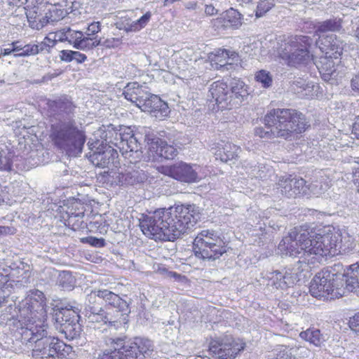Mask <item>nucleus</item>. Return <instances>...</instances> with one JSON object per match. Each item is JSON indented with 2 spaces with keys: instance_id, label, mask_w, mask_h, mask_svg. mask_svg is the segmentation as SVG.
I'll list each match as a JSON object with an SVG mask.
<instances>
[{
  "instance_id": "38",
  "label": "nucleus",
  "mask_w": 359,
  "mask_h": 359,
  "mask_svg": "<svg viewBox=\"0 0 359 359\" xmlns=\"http://www.w3.org/2000/svg\"><path fill=\"white\" fill-rule=\"evenodd\" d=\"M300 346H292L290 348L280 345L276 349V359H296L292 352L299 349Z\"/></svg>"
},
{
  "instance_id": "17",
  "label": "nucleus",
  "mask_w": 359,
  "mask_h": 359,
  "mask_svg": "<svg viewBox=\"0 0 359 359\" xmlns=\"http://www.w3.org/2000/svg\"><path fill=\"white\" fill-rule=\"evenodd\" d=\"M177 154V150L173 146L169 145L161 139L156 138L149 143L148 159L155 161L158 158L172 159Z\"/></svg>"
},
{
  "instance_id": "59",
  "label": "nucleus",
  "mask_w": 359,
  "mask_h": 359,
  "mask_svg": "<svg viewBox=\"0 0 359 359\" xmlns=\"http://www.w3.org/2000/svg\"><path fill=\"white\" fill-rule=\"evenodd\" d=\"M351 86L353 90L359 92V74L352 79Z\"/></svg>"
},
{
  "instance_id": "13",
  "label": "nucleus",
  "mask_w": 359,
  "mask_h": 359,
  "mask_svg": "<svg viewBox=\"0 0 359 359\" xmlns=\"http://www.w3.org/2000/svg\"><path fill=\"white\" fill-rule=\"evenodd\" d=\"M317 67L321 74L322 79L325 81H337L344 74V67L341 65L340 58H332L331 55L320 58Z\"/></svg>"
},
{
  "instance_id": "58",
  "label": "nucleus",
  "mask_w": 359,
  "mask_h": 359,
  "mask_svg": "<svg viewBox=\"0 0 359 359\" xmlns=\"http://www.w3.org/2000/svg\"><path fill=\"white\" fill-rule=\"evenodd\" d=\"M46 44L47 43H46V42H44V41L41 42L39 44H35V46H37L38 53L39 52H42V51H46L48 53H50V49L49 48H48V45H46Z\"/></svg>"
},
{
  "instance_id": "11",
  "label": "nucleus",
  "mask_w": 359,
  "mask_h": 359,
  "mask_svg": "<svg viewBox=\"0 0 359 359\" xmlns=\"http://www.w3.org/2000/svg\"><path fill=\"white\" fill-rule=\"evenodd\" d=\"M88 146L90 151L88 158L93 165L100 168H107L114 163L118 153L111 146H104L103 141L90 140Z\"/></svg>"
},
{
  "instance_id": "35",
  "label": "nucleus",
  "mask_w": 359,
  "mask_h": 359,
  "mask_svg": "<svg viewBox=\"0 0 359 359\" xmlns=\"http://www.w3.org/2000/svg\"><path fill=\"white\" fill-rule=\"evenodd\" d=\"M121 359H139L138 348L135 340L123 344L121 348H118Z\"/></svg>"
},
{
  "instance_id": "56",
  "label": "nucleus",
  "mask_w": 359,
  "mask_h": 359,
  "mask_svg": "<svg viewBox=\"0 0 359 359\" xmlns=\"http://www.w3.org/2000/svg\"><path fill=\"white\" fill-rule=\"evenodd\" d=\"M15 233L13 227L0 226V235H13Z\"/></svg>"
},
{
  "instance_id": "14",
  "label": "nucleus",
  "mask_w": 359,
  "mask_h": 359,
  "mask_svg": "<svg viewBox=\"0 0 359 359\" xmlns=\"http://www.w3.org/2000/svg\"><path fill=\"white\" fill-rule=\"evenodd\" d=\"M245 348L244 344L234 341H213L209 347L210 353L217 359H234L238 353Z\"/></svg>"
},
{
  "instance_id": "32",
  "label": "nucleus",
  "mask_w": 359,
  "mask_h": 359,
  "mask_svg": "<svg viewBox=\"0 0 359 359\" xmlns=\"http://www.w3.org/2000/svg\"><path fill=\"white\" fill-rule=\"evenodd\" d=\"M71 8L72 6L59 7L56 6H52V8H50L48 12L46 13V22H57L60 20H63L67 15V14H69L68 9H70Z\"/></svg>"
},
{
  "instance_id": "50",
  "label": "nucleus",
  "mask_w": 359,
  "mask_h": 359,
  "mask_svg": "<svg viewBox=\"0 0 359 359\" xmlns=\"http://www.w3.org/2000/svg\"><path fill=\"white\" fill-rule=\"evenodd\" d=\"M350 328L359 336V313L353 316L349 320Z\"/></svg>"
},
{
  "instance_id": "57",
  "label": "nucleus",
  "mask_w": 359,
  "mask_h": 359,
  "mask_svg": "<svg viewBox=\"0 0 359 359\" xmlns=\"http://www.w3.org/2000/svg\"><path fill=\"white\" fill-rule=\"evenodd\" d=\"M151 16V12H147L144 15H142L140 18L133 20L132 22H146L150 20Z\"/></svg>"
},
{
  "instance_id": "62",
  "label": "nucleus",
  "mask_w": 359,
  "mask_h": 359,
  "mask_svg": "<svg viewBox=\"0 0 359 359\" xmlns=\"http://www.w3.org/2000/svg\"><path fill=\"white\" fill-rule=\"evenodd\" d=\"M12 50L23 52L24 46L20 41H14L12 43Z\"/></svg>"
},
{
  "instance_id": "43",
  "label": "nucleus",
  "mask_w": 359,
  "mask_h": 359,
  "mask_svg": "<svg viewBox=\"0 0 359 359\" xmlns=\"http://www.w3.org/2000/svg\"><path fill=\"white\" fill-rule=\"evenodd\" d=\"M274 6L273 1L262 0L260 1L257 6L255 15L259 18L268 12Z\"/></svg>"
},
{
  "instance_id": "12",
  "label": "nucleus",
  "mask_w": 359,
  "mask_h": 359,
  "mask_svg": "<svg viewBox=\"0 0 359 359\" xmlns=\"http://www.w3.org/2000/svg\"><path fill=\"white\" fill-rule=\"evenodd\" d=\"M129 128L122 126H114L113 124L102 125L93 133V137L90 140L103 141L104 146L116 147L118 148L123 142L125 131Z\"/></svg>"
},
{
  "instance_id": "18",
  "label": "nucleus",
  "mask_w": 359,
  "mask_h": 359,
  "mask_svg": "<svg viewBox=\"0 0 359 359\" xmlns=\"http://www.w3.org/2000/svg\"><path fill=\"white\" fill-rule=\"evenodd\" d=\"M209 93L218 107L223 109H231V96L228 85L223 81L213 82L210 87Z\"/></svg>"
},
{
  "instance_id": "26",
  "label": "nucleus",
  "mask_w": 359,
  "mask_h": 359,
  "mask_svg": "<svg viewBox=\"0 0 359 359\" xmlns=\"http://www.w3.org/2000/svg\"><path fill=\"white\" fill-rule=\"evenodd\" d=\"M208 58L213 69L229 71L233 69L232 62L228 61V50L217 49L209 54Z\"/></svg>"
},
{
  "instance_id": "7",
  "label": "nucleus",
  "mask_w": 359,
  "mask_h": 359,
  "mask_svg": "<svg viewBox=\"0 0 359 359\" xmlns=\"http://www.w3.org/2000/svg\"><path fill=\"white\" fill-rule=\"evenodd\" d=\"M19 322L25 327L36 325L44 326L47 317L46 299L39 290H31L26 298L20 304Z\"/></svg>"
},
{
  "instance_id": "63",
  "label": "nucleus",
  "mask_w": 359,
  "mask_h": 359,
  "mask_svg": "<svg viewBox=\"0 0 359 359\" xmlns=\"http://www.w3.org/2000/svg\"><path fill=\"white\" fill-rule=\"evenodd\" d=\"M353 131L356 137L359 139V116L357 118V120L353 124Z\"/></svg>"
},
{
  "instance_id": "16",
  "label": "nucleus",
  "mask_w": 359,
  "mask_h": 359,
  "mask_svg": "<svg viewBox=\"0 0 359 359\" xmlns=\"http://www.w3.org/2000/svg\"><path fill=\"white\" fill-rule=\"evenodd\" d=\"M299 272H301V269L297 270V268L287 269L283 272L279 271L270 272L267 276V285L276 289H286L294 284Z\"/></svg>"
},
{
  "instance_id": "37",
  "label": "nucleus",
  "mask_w": 359,
  "mask_h": 359,
  "mask_svg": "<svg viewBox=\"0 0 359 359\" xmlns=\"http://www.w3.org/2000/svg\"><path fill=\"white\" fill-rule=\"evenodd\" d=\"M334 34H318V39L316 40V46L319 48L322 53H325V55H328V50H334L332 44Z\"/></svg>"
},
{
  "instance_id": "24",
  "label": "nucleus",
  "mask_w": 359,
  "mask_h": 359,
  "mask_svg": "<svg viewBox=\"0 0 359 359\" xmlns=\"http://www.w3.org/2000/svg\"><path fill=\"white\" fill-rule=\"evenodd\" d=\"M229 93L231 108L240 105L249 95L247 86L238 79H233L231 81Z\"/></svg>"
},
{
  "instance_id": "25",
  "label": "nucleus",
  "mask_w": 359,
  "mask_h": 359,
  "mask_svg": "<svg viewBox=\"0 0 359 359\" xmlns=\"http://www.w3.org/2000/svg\"><path fill=\"white\" fill-rule=\"evenodd\" d=\"M67 311H58L55 313V320L59 323L62 327V332L65 333L66 337L69 339H73L79 336L81 332L80 325L76 322L75 317L73 316V319L69 322V320H65L64 323L63 317L65 316Z\"/></svg>"
},
{
  "instance_id": "46",
  "label": "nucleus",
  "mask_w": 359,
  "mask_h": 359,
  "mask_svg": "<svg viewBox=\"0 0 359 359\" xmlns=\"http://www.w3.org/2000/svg\"><path fill=\"white\" fill-rule=\"evenodd\" d=\"M98 359H121L118 348L114 350H105L99 355Z\"/></svg>"
},
{
  "instance_id": "1",
  "label": "nucleus",
  "mask_w": 359,
  "mask_h": 359,
  "mask_svg": "<svg viewBox=\"0 0 359 359\" xmlns=\"http://www.w3.org/2000/svg\"><path fill=\"white\" fill-rule=\"evenodd\" d=\"M342 238L341 233L331 226L318 232L294 229L282 239L278 249L283 255L299 257L296 268L304 271L310 269V264L320 262L324 257L352 249L351 244L349 247L342 243Z\"/></svg>"
},
{
  "instance_id": "49",
  "label": "nucleus",
  "mask_w": 359,
  "mask_h": 359,
  "mask_svg": "<svg viewBox=\"0 0 359 359\" xmlns=\"http://www.w3.org/2000/svg\"><path fill=\"white\" fill-rule=\"evenodd\" d=\"M47 4L59 7H69V4H72V0H41Z\"/></svg>"
},
{
  "instance_id": "20",
  "label": "nucleus",
  "mask_w": 359,
  "mask_h": 359,
  "mask_svg": "<svg viewBox=\"0 0 359 359\" xmlns=\"http://www.w3.org/2000/svg\"><path fill=\"white\" fill-rule=\"evenodd\" d=\"M82 32L72 30L69 28L65 31V38H59L60 41H67L69 43L73 44L74 47L77 49H92L97 46L100 43V40L93 41L88 37H83Z\"/></svg>"
},
{
  "instance_id": "61",
  "label": "nucleus",
  "mask_w": 359,
  "mask_h": 359,
  "mask_svg": "<svg viewBox=\"0 0 359 359\" xmlns=\"http://www.w3.org/2000/svg\"><path fill=\"white\" fill-rule=\"evenodd\" d=\"M43 41L44 42H46V43H47L46 45H48V48H49L50 49L54 47L57 43V39L55 38L51 39L49 36L45 37Z\"/></svg>"
},
{
  "instance_id": "53",
  "label": "nucleus",
  "mask_w": 359,
  "mask_h": 359,
  "mask_svg": "<svg viewBox=\"0 0 359 359\" xmlns=\"http://www.w3.org/2000/svg\"><path fill=\"white\" fill-rule=\"evenodd\" d=\"M74 50H63L60 52V60L66 62L73 61Z\"/></svg>"
},
{
  "instance_id": "5",
  "label": "nucleus",
  "mask_w": 359,
  "mask_h": 359,
  "mask_svg": "<svg viewBox=\"0 0 359 359\" xmlns=\"http://www.w3.org/2000/svg\"><path fill=\"white\" fill-rule=\"evenodd\" d=\"M44 326L36 325L30 327H22V338L24 341L33 342L32 355L41 359H62L70 349L58 338L48 336Z\"/></svg>"
},
{
  "instance_id": "23",
  "label": "nucleus",
  "mask_w": 359,
  "mask_h": 359,
  "mask_svg": "<svg viewBox=\"0 0 359 359\" xmlns=\"http://www.w3.org/2000/svg\"><path fill=\"white\" fill-rule=\"evenodd\" d=\"M123 95L126 100L135 103L141 108L142 103L144 102L149 93L137 82L129 83L124 88Z\"/></svg>"
},
{
  "instance_id": "27",
  "label": "nucleus",
  "mask_w": 359,
  "mask_h": 359,
  "mask_svg": "<svg viewBox=\"0 0 359 359\" xmlns=\"http://www.w3.org/2000/svg\"><path fill=\"white\" fill-rule=\"evenodd\" d=\"M100 299L114 309H120L124 312H130V303L121 299L118 294L107 290H100Z\"/></svg>"
},
{
  "instance_id": "40",
  "label": "nucleus",
  "mask_w": 359,
  "mask_h": 359,
  "mask_svg": "<svg viewBox=\"0 0 359 359\" xmlns=\"http://www.w3.org/2000/svg\"><path fill=\"white\" fill-rule=\"evenodd\" d=\"M100 299V290L92 291L89 294H88L85 303L83 314H86L88 307H101L100 304L98 302V301Z\"/></svg>"
},
{
  "instance_id": "39",
  "label": "nucleus",
  "mask_w": 359,
  "mask_h": 359,
  "mask_svg": "<svg viewBox=\"0 0 359 359\" xmlns=\"http://www.w3.org/2000/svg\"><path fill=\"white\" fill-rule=\"evenodd\" d=\"M329 187V182H327L326 179H323V180H316L311 183L307 186V190H310V191L314 195H320L325 191Z\"/></svg>"
},
{
  "instance_id": "45",
  "label": "nucleus",
  "mask_w": 359,
  "mask_h": 359,
  "mask_svg": "<svg viewBox=\"0 0 359 359\" xmlns=\"http://www.w3.org/2000/svg\"><path fill=\"white\" fill-rule=\"evenodd\" d=\"M38 54L37 46L35 44H27L24 46L23 52H20L15 55L17 57H25Z\"/></svg>"
},
{
  "instance_id": "48",
  "label": "nucleus",
  "mask_w": 359,
  "mask_h": 359,
  "mask_svg": "<svg viewBox=\"0 0 359 359\" xmlns=\"http://www.w3.org/2000/svg\"><path fill=\"white\" fill-rule=\"evenodd\" d=\"M0 170H11V159L1 154L0 151Z\"/></svg>"
},
{
  "instance_id": "52",
  "label": "nucleus",
  "mask_w": 359,
  "mask_h": 359,
  "mask_svg": "<svg viewBox=\"0 0 359 359\" xmlns=\"http://www.w3.org/2000/svg\"><path fill=\"white\" fill-rule=\"evenodd\" d=\"M85 239L88 243L95 247H103L105 244L103 238H97L95 237L89 236Z\"/></svg>"
},
{
  "instance_id": "3",
  "label": "nucleus",
  "mask_w": 359,
  "mask_h": 359,
  "mask_svg": "<svg viewBox=\"0 0 359 359\" xmlns=\"http://www.w3.org/2000/svg\"><path fill=\"white\" fill-rule=\"evenodd\" d=\"M50 134L53 144L70 156L82 152L86 135L82 126L72 117L73 103L67 98L50 101Z\"/></svg>"
},
{
  "instance_id": "10",
  "label": "nucleus",
  "mask_w": 359,
  "mask_h": 359,
  "mask_svg": "<svg viewBox=\"0 0 359 359\" xmlns=\"http://www.w3.org/2000/svg\"><path fill=\"white\" fill-rule=\"evenodd\" d=\"M196 165H191L180 161L170 165H161L156 168L158 172L170 177L181 182L191 184L198 182L201 177L198 176Z\"/></svg>"
},
{
  "instance_id": "28",
  "label": "nucleus",
  "mask_w": 359,
  "mask_h": 359,
  "mask_svg": "<svg viewBox=\"0 0 359 359\" xmlns=\"http://www.w3.org/2000/svg\"><path fill=\"white\" fill-rule=\"evenodd\" d=\"M241 149L231 143L225 144L222 148H219L215 152L217 159L222 162H227L238 157Z\"/></svg>"
},
{
  "instance_id": "36",
  "label": "nucleus",
  "mask_w": 359,
  "mask_h": 359,
  "mask_svg": "<svg viewBox=\"0 0 359 359\" xmlns=\"http://www.w3.org/2000/svg\"><path fill=\"white\" fill-rule=\"evenodd\" d=\"M57 285L63 290H72L76 284V279L69 271H63L59 273Z\"/></svg>"
},
{
  "instance_id": "47",
  "label": "nucleus",
  "mask_w": 359,
  "mask_h": 359,
  "mask_svg": "<svg viewBox=\"0 0 359 359\" xmlns=\"http://www.w3.org/2000/svg\"><path fill=\"white\" fill-rule=\"evenodd\" d=\"M117 28L126 32H137L143 28L142 24H116Z\"/></svg>"
},
{
  "instance_id": "33",
  "label": "nucleus",
  "mask_w": 359,
  "mask_h": 359,
  "mask_svg": "<svg viewBox=\"0 0 359 359\" xmlns=\"http://www.w3.org/2000/svg\"><path fill=\"white\" fill-rule=\"evenodd\" d=\"M299 337L316 346H320L325 341L320 330L318 329H307L305 331L301 332Z\"/></svg>"
},
{
  "instance_id": "55",
  "label": "nucleus",
  "mask_w": 359,
  "mask_h": 359,
  "mask_svg": "<svg viewBox=\"0 0 359 359\" xmlns=\"http://www.w3.org/2000/svg\"><path fill=\"white\" fill-rule=\"evenodd\" d=\"M73 60H75L77 62V63H82L86 61L87 59V57L86 55L79 52V51H74L73 53Z\"/></svg>"
},
{
  "instance_id": "8",
  "label": "nucleus",
  "mask_w": 359,
  "mask_h": 359,
  "mask_svg": "<svg viewBox=\"0 0 359 359\" xmlns=\"http://www.w3.org/2000/svg\"><path fill=\"white\" fill-rule=\"evenodd\" d=\"M193 251L201 259L215 260L226 252L224 242L214 230H203L198 233L193 243Z\"/></svg>"
},
{
  "instance_id": "4",
  "label": "nucleus",
  "mask_w": 359,
  "mask_h": 359,
  "mask_svg": "<svg viewBox=\"0 0 359 359\" xmlns=\"http://www.w3.org/2000/svg\"><path fill=\"white\" fill-rule=\"evenodd\" d=\"M264 122L265 128H256L255 134L266 139L280 137L291 140L308 126L304 116L292 109H273L264 116Z\"/></svg>"
},
{
  "instance_id": "54",
  "label": "nucleus",
  "mask_w": 359,
  "mask_h": 359,
  "mask_svg": "<svg viewBox=\"0 0 359 359\" xmlns=\"http://www.w3.org/2000/svg\"><path fill=\"white\" fill-rule=\"evenodd\" d=\"M100 24H89L86 34L87 36H93L100 31Z\"/></svg>"
},
{
  "instance_id": "2",
  "label": "nucleus",
  "mask_w": 359,
  "mask_h": 359,
  "mask_svg": "<svg viewBox=\"0 0 359 359\" xmlns=\"http://www.w3.org/2000/svg\"><path fill=\"white\" fill-rule=\"evenodd\" d=\"M200 219L198 208L189 205L142 215L139 221L142 231L150 238L173 241L194 227Z\"/></svg>"
},
{
  "instance_id": "42",
  "label": "nucleus",
  "mask_w": 359,
  "mask_h": 359,
  "mask_svg": "<svg viewBox=\"0 0 359 359\" xmlns=\"http://www.w3.org/2000/svg\"><path fill=\"white\" fill-rule=\"evenodd\" d=\"M13 300L9 299V297H0V309L1 312H4V315H11V318L14 317L12 311H15V307H13Z\"/></svg>"
},
{
  "instance_id": "15",
  "label": "nucleus",
  "mask_w": 359,
  "mask_h": 359,
  "mask_svg": "<svg viewBox=\"0 0 359 359\" xmlns=\"http://www.w3.org/2000/svg\"><path fill=\"white\" fill-rule=\"evenodd\" d=\"M278 189L283 195L288 198L307 194L306 181L302 178L292 177V176L280 177L278 182Z\"/></svg>"
},
{
  "instance_id": "6",
  "label": "nucleus",
  "mask_w": 359,
  "mask_h": 359,
  "mask_svg": "<svg viewBox=\"0 0 359 359\" xmlns=\"http://www.w3.org/2000/svg\"><path fill=\"white\" fill-rule=\"evenodd\" d=\"M313 39L308 36H280L270 41L278 57L290 67L306 65L311 59L309 48Z\"/></svg>"
},
{
  "instance_id": "21",
  "label": "nucleus",
  "mask_w": 359,
  "mask_h": 359,
  "mask_svg": "<svg viewBox=\"0 0 359 359\" xmlns=\"http://www.w3.org/2000/svg\"><path fill=\"white\" fill-rule=\"evenodd\" d=\"M123 142L118 147V149L123 150V154H126V157H133L136 160L140 158L142 156V147L138 142V139L135 135L132 134L130 128L125 131Z\"/></svg>"
},
{
  "instance_id": "64",
  "label": "nucleus",
  "mask_w": 359,
  "mask_h": 359,
  "mask_svg": "<svg viewBox=\"0 0 359 359\" xmlns=\"http://www.w3.org/2000/svg\"><path fill=\"white\" fill-rule=\"evenodd\" d=\"M353 177L355 184H358L359 186V166L355 169V171H353Z\"/></svg>"
},
{
  "instance_id": "19",
  "label": "nucleus",
  "mask_w": 359,
  "mask_h": 359,
  "mask_svg": "<svg viewBox=\"0 0 359 359\" xmlns=\"http://www.w3.org/2000/svg\"><path fill=\"white\" fill-rule=\"evenodd\" d=\"M141 110L149 112L152 116L158 119H163L167 116L169 113L168 106L166 102L163 101L156 95H147V97L142 103Z\"/></svg>"
},
{
  "instance_id": "31",
  "label": "nucleus",
  "mask_w": 359,
  "mask_h": 359,
  "mask_svg": "<svg viewBox=\"0 0 359 359\" xmlns=\"http://www.w3.org/2000/svg\"><path fill=\"white\" fill-rule=\"evenodd\" d=\"M346 277V286L351 291L359 288V263L349 266Z\"/></svg>"
},
{
  "instance_id": "60",
  "label": "nucleus",
  "mask_w": 359,
  "mask_h": 359,
  "mask_svg": "<svg viewBox=\"0 0 359 359\" xmlns=\"http://www.w3.org/2000/svg\"><path fill=\"white\" fill-rule=\"evenodd\" d=\"M238 55L235 51H229L228 50V61L232 62V65H233V62L238 61Z\"/></svg>"
},
{
  "instance_id": "34",
  "label": "nucleus",
  "mask_w": 359,
  "mask_h": 359,
  "mask_svg": "<svg viewBox=\"0 0 359 359\" xmlns=\"http://www.w3.org/2000/svg\"><path fill=\"white\" fill-rule=\"evenodd\" d=\"M135 340L138 348L139 359L149 358L154 351L152 342L147 339L142 338H135Z\"/></svg>"
},
{
  "instance_id": "30",
  "label": "nucleus",
  "mask_w": 359,
  "mask_h": 359,
  "mask_svg": "<svg viewBox=\"0 0 359 359\" xmlns=\"http://www.w3.org/2000/svg\"><path fill=\"white\" fill-rule=\"evenodd\" d=\"M130 312H124L118 309H109L107 310V315L112 320H107L109 326H114L116 328L127 323L128 315Z\"/></svg>"
},
{
  "instance_id": "29",
  "label": "nucleus",
  "mask_w": 359,
  "mask_h": 359,
  "mask_svg": "<svg viewBox=\"0 0 359 359\" xmlns=\"http://www.w3.org/2000/svg\"><path fill=\"white\" fill-rule=\"evenodd\" d=\"M88 319L89 323H99L101 325H107V320H112L111 317L107 315V311L102 307H88L86 314L84 315Z\"/></svg>"
},
{
  "instance_id": "44",
  "label": "nucleus",
  "mask_w": 359,
  "mask_h": 359,
  "mask_svg": "<svg viewBox=\"0 0 359 359\" xmlns=\"http://www.w3.org/2000/svg\"><path fill=\"white\" fill-rule=\"evenodd\" d=\"M224 18L227 22H236L241 19V14L237 10L231 8L225 12Z\"/></svg>"
},
{
  "instance_id": "51",
  "label": "nucleus",
  "mask_w": 359,
  "mask_h": 359,
  "mask_svg": "<svg viewBox=\"0 0 359 359\" xmlns=\"http://www.w3.org/2000/svg\"><path fill=\"white\" fill-rule=\"evenodd\" d=\"M5 272V274L2 272H0V284L7 283L11 277L15 276L14 271L13 269H3Z\"/></svg>"
},
{
  "instance_id": "22",
  "label": "nucleus",
  "mask_w": 359,
  "mask_h": 359,
  "mask_svg": "<svg viewBox=\"0 0 359 359\" xmlns=\"http://www.w3.org/2000/svg\"><path fill=\"white\" fill-rule=\"evenodd\" d=\"M112 177V183L117 185H134L143 183L147 180V175L142 170H131L125 172H114Z\"/></svg>"
},
{
  "instance_id": "9",
  "label": "nucleus",
  "mask_w": 359,
  "mask_h": 359,
  "mask_svg": "<svg viewBox=\"0 0 359 359\" xmlns=\"http://www.w3.org/2000/svg\"><path fill=\"white\" fill-rule=\"evenodd\" d=\"M343 280L340 274L332 273L330 271H322L318 273L312 279L309 291L313 297L316 298L333 299L342 296L341 287L343 286Z\"/></svg>"
},
{
  "instance_id": "41",
  "label": "nucleus",
  "mask_w": 359,
  "mask_h": 359,
  "mask_svg": "<svg viewBox=\"0 0 359 359\" xmlns=\"http://www.w3.org/2000/svg\"><path fill=\"white\" fill-rule=\"evenodd\" d=\"M255 80L262 84L264 88H269L272 84V77L270 73L266 70H260L255 74Z\"/></svg>"
}]
</instances>
